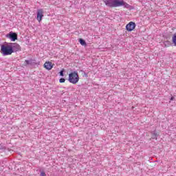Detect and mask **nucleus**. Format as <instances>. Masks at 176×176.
Segmentation results:
<instances>
[{
    "label": "nucleus",
    "mask_w": 176,
    "mask_h": 176,
    "mask_svg": "<svg viewBox=\"0 0 176 176\" xmlns=\"http://www.w3.org/2000/svg\"><path fill=\"white\" fill-rule=\"evenodd\" d=\"M29 64H30V60H25L24 65H28Z\"/></svg>",
    "instance_id": "11"
},
{
    "label": "nucleus",
    "mask_w": 176,
    "mask_h": 176,
    "mask_svg": "<svg viewBox=\"0 0 176 176\" xmlns=\"http://www.w3.org/2000/svg\"><path fill=\"white\" fill-rule=\"evenodd\" d=\"M41 176H46V173H45V172H41Z\"/></svg>",
    "instance_id": "13"
},
{
    "label": "nucleus",
    "mask_w": 176,
    "mask_h": 176,
    "mask_svg": "<svg viewBox=\"0 0 176 176\" xmlns=\"http://www.w3.org/2000/svg\"><path fill=\"white\" fill-rule=\"evenodd\" d=\"M135 29V23L131 21L126 25V31H129V32H131V31H133Z\"/></svg>",
    "instance_id": "4"
},
{
    "label": "nucleus",
    "mask_w": 176,
    "mask_h": 176,
    "mask_svg": "<svg viewBox=\"0 0 176 176\" xmlns=\"http://www.w3.org/2000/svg\"><path fill=\"white\" fill-rule=\"evenodd\" d=\"M7 38H9L12 42H14L17 41V34L10 32L9 34H7Z\"/></svg>",
    "instance_id": "7"
},
{
    "label": "nucleus",
    "mask_w": 176,
    "mask_h": 176,
    "mask_svg": "<svg viewBox=\"0 0 176 176\" xmlns=\"http://www.w3.org/2000/svg\"><path fill=\"white\" fill-rule=\"evenodd\" d=\"M173 43H174L175 46H176V33L173 35L172 38Z\"/></svg>",
    "instance_id": "9"
},
{
    "label": "nucleus",
    "mask_w": 176,
    "mask_h": 176,
    "mask_svg": "<svg viewBox=\"0 0 176 176\" xmlns=\"http://www.w3.org/2000/svg\"><path fill=\"white\" fill-rule=\"evenodd\" d=\"M79 42L82 46H86V41L83 40L82 38L79 39Z\"/></svg>",
    "instance_id": "8"
},
{
    "label": "nucleus",
    "mask_w": 176,
    "mask_h": 176,
    "mask_svg": "<svg viewBox=\"0 0 176 176\" xmlns=\"http://www.w3.org/2000/svg\"><path fill=\"white\" fill-rule=\"evenodd\" d=\"M43 67L44 68H45V69H47V71H50L53 68V67H54V63L50 61H46L44 63Z\"/></svg>",
    "instance_id": "5"
},
{
    "label": "nucleus",
    "mask_w": 176,
    "mask_h": 176,
    "mask_svg": "<svg viewBox=\"0 0 176 176\" xmlns=\"http://www.w3.org/2000/svg\"><path fill=\"white\" fill-rule=\"evenodd\" d=\"M20 49V45L17 43L9 45H1V53L3 56H10L14 52H19Z\"/></svg>",
    "instance_id": "1"
},
{
    "label": "nucleus",
    "mask_w": 176,
    "mask_h": 176,
    "mask_svg": "<svg viewBox=\"0 0 176 176\" xmlns=\"http://www.w3.org/2000/svg\"><path fill=\"white\" fill-rule=\"evenodd\" d=\"M173 100H174V97H172V98H170V101H173Z\"/></svg>",
    "instance_id": "14"
},
{
    "label": "nucleus",
    "mask_w": 176,
    "mask_h": 176,
    "mask_svg": "<svg viewBox=\"0 0 176 176\" xmlns=\"http://www.w3.org/2000/svg\"><path fill=\"white\" fill-rule=\"evenodd\" d=\"M69 82L72 85H76L79 82V74L78 72H73L69 74Z\"/></svg>",
    "instance_id": "3"
},
{
    "label": "nucleus",
    "mask_w": 176,
    "mask_h": 176,
    "mask_svg": "<svg viewBox=\"0 0 176 176\" xmlns=\"http://www.w3.org/2000/svg\"><path fill=\"white\" fill-rule=\"evenodd\" d=\"M104 3L105 6H109V8H119L120 6L129 8V4L123 0H104Z\"/></svg>",
    "instance_id": "2"
},
{
    "label": "nucleus",
    "mask_w": 176,
    "mask_h": 176,
    "mask_svg": "<svg viewBox=\"0 0 176 176\" xmlns=\"http://www.w3.org/2000/svg\"><path fill=\"white\" fill-rule=\"evenodd\" d=\"M42 17H43V9H39L37 10V21L38 23L42 21Z\"/></svg>",
    "instance_id": "6"
},
{
    "label": "nucleus",
    "mask_w": 176,
    "mask_h": 176,
    "mask_svg": "<svg viewBox=\"0 0 176 176\" xmlns=\"http://www.w3.org/2000/svg\"><path fill=\"white\" fill-rule=\"evenodd\" d=\"M60 76H64V70H61L60 72Z\"/></svg>",
    "instance_id": "12"
},
{
    "label": "nucleus",
    "mask_w": 176,
    "mask_h": 176,
    "mask_svg": "<svg viewBox=\"0 0 176 176\" xmlns=\"http://www.w3.org/2000/svg\"><path fill=\"white\" fill-rule=\"evenodd\" d=\"M0 112H1V109H0Z\"/></svg>",
    "instance_id": "15"
},
{
    "label": "nucleus",
    "mask_w": 176,
    "mask_h": 176,
    "mask_svg": "<svg viewBox=\"0 0 176 176\" xmlns=\"http://www.w3.org/2000/svg\"><path fill=\"white\" fill-rule=\"evenodd\" d=\"M60 83H64L65 82V78H60L59 80Z\"/></svg>",
    "instance_id": "10"
}]
</instances>
